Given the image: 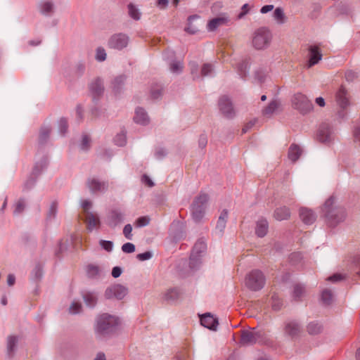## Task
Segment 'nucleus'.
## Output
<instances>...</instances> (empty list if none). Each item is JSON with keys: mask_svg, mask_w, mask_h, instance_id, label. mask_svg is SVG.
Wrapping results in <instances>:
<instances>
[{"mask_svg": "<svg viewBox=\"0 0 360 360\" xmlns=\"http://www.w3.org/2000/svg\"><path fill=\"white\" fill-rule=\"evenodd\" d=\"M271 39L270 30L266 27H260L252 34V45L257 50H264L269 46Z\"/></svg>", "mask_w": 360, "mask_h": 360, "instance_id": "f257e3e1", "label": "nucleus"}, {"mask_svg": "<svg viewBox=\"0 0 360 360\" xmlns=\"http://www.w3.org/2000/svg\"><path fill=\"white\" fill-rule=\"evenodd\" d=\"M208 200V195L202 193L193 200L191 210L193 218L195 221H200L204 217Z\"/></svg>", "mask_w": 360, "mask_h": 360, "instance_id": "f03ea898", "label": "nucleus"}, {"mask_svg": "<svg viewBox=\"0 0 360 360\" xmlns=\"http://www.w3.org/2000/svg\"><path fill=\"white\" fill-rule=\"evenodd\" d=\"M265 281V277L262 271L253 270L247 275L245 284L248 288L256 291L264 286Z\"/></svg>", "mask_w": 360, "mask_h": 360, "instance_id": "7ed1b4c3", "label": "nucleus"}, {"mask_svg": "<svg viewBox=\"0 0 360 360\" xmlns=\"http://www.w3.org/2000/svg\"><path fill=\"white\" fill-rule=\"evenodd\" d=\"M292 105L295 109L299 110L302 114L310 112L313 108L311 102L305 95L301 93L296 94L293 96Z\"/></svg>", "mask_w": 360, "mask_h": 360, "instance_id": "20e7f679", "label": "nucleus"}, {"mask_svg": "<svg viewBox=\"0 0 360 360\" xmlns=\"http://www.w3.org/2000/svg\"><path fill=\"white\" fill-rule=\"evenodd\" d=\"M118 324V319L108 314H103L97 319L96 330L104 333L108 332L114 326Z\"/></svg>", "mask_w": 360, "mask_h": 360, "instance_id": "39448f33", "label": "nucleus"}, {"mask_svg": "<svg viewBox=\"0 0 360 360\" xmlns=\"http://www.w3.org/2000/svg\"><path fill=\"white\" fill-rule=\"evenodd\" d=\"M127 293L128 290L126 287L120 284H116L106 289L105 296L108 299L116 298L117 300H122Z\"/></svg>", "mask_w": 360, "mask_h": 360, "instance_id": "423d86ee", "label": "nucleus"}, {"mask_svg": "<svg viewBox=\"0 0 360 360\" xmlns=\"http://www.w3.org/2000/svg\"><path fill=\"white\" fill-rule=\"evenodd\" d=\"M129 42V37L124 34L119 33L112 35L108 41L110 48L116 49H122L126 47Z\"/></svg>", "mask_w": 360, "mask_h": 360, "instance_id": "0eeeda50", "label": "nucleus"}, {"mask_svg": "<svg viewBox=\"0 0 360 360\" xmlns=\"http://www.w3.org/2000/svg\"><path fill=\"white\" fill-rule=\"evenodd\" d=\"M229 22V17L226 14L223 13L209 20L207 29L210 32H213L220 27L227 25Z\"/></svg>", "mask_w": 360, "mask_h": 360, "instance_id": "6e6552de", "label": "nucleus"}, {"mask_svg": "<svg viewBox=\"0 0 360 360\" xmlns=\"http://www.w3.org/2000/svg\"><path fill=\"white\" fill-rule=\"evenodd\" d=\"M261 333L252 330H243L240 337V343L243 345H252L259 341Z\"/></svg>", "mask_w": 360, "mask_h": 360, "instance_id": "1a4fd4ad", "label": "nucleus"}, {"mask_svg": "<svg viewBox=\"0 0 360 360\" xmlns=\"http://www.w3.org/2000/svg\"><path fill=\"white\" fill-rule=\"evenodd\" d=\"M219 107L221 113L227 117H232L234 115V110L231 102L226 96H222L219 101Z\"/></svg>", "mask_w": 360, "mask_h": 360, "instance_id": "9d476101", "label": "nucleus"}, {"mask_svg": "<svg viewBox=\"0 0 360 360\" xmlns=\"http://www.w3.org/2000/svg\"><path fill=\"white\" fill-rule=\"evenodd\" d=\"M336 103L342 109H346L349 105V98L347 90L341 86L335 95Z\"/></svg>", "mask_w": 360, "mask_h": 360, "instance_id": "9b49d317", "label": "nucleus"}, {"mask_svg": "<svg viewBox=\"0 0 360 360\" xmlns=\"http://www.w3.org/2000/svg\"><path fill=\"white\" fill-rule=\"evenodd\" d=\"M322 58V54L319 48L316 45H311L309 48L308 66L312 67L317 64Z\"/></svg>", "mask_w": 360, "mask_h": 360, "instance_id": "f8f14e48", "label": "nucleus"}, {"mask_svg": "<svg viewBox=\"0 0 360 360\" xmlns=\"http://www.w3.org/2000/svg\"><path fill=\"white\" fill-rule=\"evenodd\" d=\"M200 323L203 326L213 330H216L218 326L217 319L210 313L200 316Z\"/></svg>", "mask_w": 360, "mask_h": 360, "instance_id": "ddd939ff", "label": "nucleus"}, {"mask_svg": "<svg viewBox=\"0 0 360 360\" xmlns=\"http://www.w3.org/2000/svg\"><path fill=\"white\" fill-rule=\"evenodd\" d=\"M228 217V212L226 210H223L218 218L217 225L215 227V231L219 235L223 234L224 231V229L226 226Z\"/></svg>", "mask_w": 360, "mask_h": 360, "instance_id": "4468645a", "label": "nucleus"}, {"mask_svg": "<svg viewBox=\"0 0 360 360\" xmlns=\"http://www.w3.org/2000/svg\"><path fill=\"white\" fill-rule=\"evenodd\" d=\"M85 221L86 223L88 229L90 231L98 228L100 225V220L98 217L92 212H87V214H85Z\"/></svg>", "mask_w": 360, "mask_h": 360, "instance_id": "2eb2a0df", "label": "nucleus"}, {"mask_svg": "<svg viewBox=\"0 0 360 360\" xmlns=\"http://www.w3.org/2000/svg\"><path fill=\"white\" fill-rule=\"evenodd\" d=\"M332 136V131L330 127L327 124L322 125L318 132L317 137L321 142H328L330 140Z\"/></svg>", "mask_w": 360, "mask_h": 360, "instance_id": "dca6fc26", "label": "nucleus"}, {"mask_svg": "<svg viewBox=\"0 0 360 360\" xmlns=\"http://www.w3.org/2000/svg\"><path fill=\"white\" fill-rule=\"evenodd\" d=\"M300 215L302 221L306 224H311L316 219L313 211L307 208H301Z\"/></svg>", "mask_w": 360, "mask_h": 360, "instance_id": "f3484780", "label": "nucleus"}, {"mask_svg": "<svg viewBox=\"0 0 360 360\" xmlns=\"http://www.w3.org/2000/svg\"><path fill=\"white\" fill-rule=\"evenodd\" d=\"M290 217V209L286 206H282L275 210L274 217L278 221L287 220Z\"/></svg>", "mask_w": 360, "mask_h": 360, "instance_id": "a211bd4d", "label": "nucleus"}, {"mask_svg": "<svg viewBox=\"0 0 360 360\" xmlns=\"http://www.w3.org/2000/svg\"><path fill=\"white\" fill-rule=\"evenodd\" d=\"M136 123L146 125L149 122V118L145 110L141 108L136 109L135 115L134 117Z\"/></svg>", "mask_w": 360, "mask_h": 360, "instance_id": "6ab92c4d", "label": "nucleus"}, {"mask_svg": "<svg viewBox=\"0 0 360 360\" xmlns=\"http://www.w3.org/2000/svg\"><path fill=\"white\" fill-rule=\"evenodd\" d=\"M123 220V214L118 211H112L108 219V224L110 226L114 228Z\"/></svg>", "mask_w": 360, "mask_h": 360, "instance_id": "aec40b11", "label": "nucleus"}, {"mask_svg": "<svg viewBox=\"0 0 360 360\" xmlns=\"http://www.w3.org/2000/svg\"><path fill=\"white\" fill-rule=\"evenodd\" d=\"M285 332L288 335L295 337L300 333V327L297 323L295 321H290L285 325Z\"/></svg>", "mask_w": 360, "mask_h": 360, "instance_id": "412c9836", "label": "nucleus"}, {"mask_svg": "<svg viewBox=\"0 0 360 360\" xmlns=\"http://www.w3.org/2000/svg\"><path fill=\"white\" fill-rule=\"evenodd\" d=\"M88 186L92 192H96L105 190L108 185L105 182H100L96 179H92L88 181Z\"/></svg>", "mask_w": 360, "mask_h": 360, "instance_id": "4be33fe9", "label": "nucleus"}, {"mask_svg": "<svg viewBox=\"0 0 360 360\" xmlns=\"http://www.w3.org/2000/svg\"><path fill=\"white\" fill-rule=\"evenodd\" d=\"M268 228L267 221L262 219L257 222L255 233L259 237H264L268 231Z\"/></svg>", "mask_w": 360, "mask_h": 360, "instance_id": "5701e85b", "label": "nucleus"}, {"mask_svg": "<svg viewBox=\"0 0 360 360\" xmlns=\"http://www.w3.org/2000/svg\"><path fill=\"white\" fill-rule=\"evenodd\" d=\"M90 89L94 96L101 95L103 91V82L100 79L94 80L90 84Z\"/></svg>", "mask_w": 360, "mask_h": 360, "instance_id": "b1692460", "label": "nucleus"}, {"mask_svg": "<svg viewBox=\"0 0 360 360\" xmlns=\"http://www.w3.org/2000/svg\"><path fill=\"white\" fill-rule=\"evenodd\" d=\"M39 8L42 14L49 15L53 11V4L48 0L41 1Z\"/></svg>", "mask_w": 360, "mask_h": 360, "instance_id": "393cba45", "label": "nucleus"}, {"mask_svg": "<svg viewBox=\"0 0 360 360\" xmlns=\"http://www.w3.org/2000/svg\"><path fill=\"white\" fill-rule=\"evenodd\" d=\"M302 153V150L300 148L295 144H292L289 148L288 150V158L292 161L295 162L300 158Z\"/></svg>", "mask_w": 360, "mask_h": 360, "instance_id": "a878e982", "label": "nucleus"}, {"mask_svg": "<svg viewBox=\"0 0 360 360\" xmlns=\"http://www.w3.org/2000/svg\"><path fill=\"white\" fill-rule=\"evenodd\" d=\"M86 273L88 276L91 278H96L101 276L103 271L102 269L97 265L95 264H89L86 266Z\"/></svg>", "mask_w": 360, "mask_h": 360, "instance_id": "bb28decb", "label": "nucleus"}, {"mask_svg": "<svg viewBox=\"0 0 360 360\" xmlns=\"http://www.w3.org/2000/svg\"><path fill=\"white\" fill-rule=\"evenodd\" d=\"M279 106L280 103L278 101H273L263 110V113L265 115H271L279 108Z\"/></svg>", "mask_w": 360, "mask_h": 360, "instance_id": "cd10ccee", "label": "nucleus"}, {"mask_svg": "<svg viewBox=\"0 0 360 360\" xmlns=\"http://www.w3.org/2000/svg\"><path fill=\"white\" fill-rule=\"evenodd\" d=\"M128 12L131 18L135 20H138L141 18V13L139 10L132 4L128 6Z\"/></svg>", "mask_w": 360, "mask_h": 360, "instance_id": "c85d7f7f", "label": "nucleus"}, {"mask_svg": "<svg viewBox=\"0 0 360 360\" xmlns=\"http://www.w3.org/2000/svg\"><path fill=\"white\" fill-rule=\"evenodd\" d=\"M237 69L241 76H245L249 69V62L247 60H242L238 64Z\"/></svg>", "mask_w": 360, "mask_h": 360, "instance_id": "c756f323", "label": "nucleus"}, {"mask_svg": "<svg viewBox=\"0 0 360 360\" xmlns=\"http://www.w3.org/2000/svg\"><path fill=\"white\" fill-rule=\"evenodd\" d=\"M84 300L86 305L94 307L96 303L97 297L92 292H87L84 295Z\"/></svg>", "mask_w": 360, "mask_h": 360, "instance_id": "7c9ffc66", "label": "nucleus"}, {"mask_svg": "<svg viewBox=\"0 0 360 360\" xmlns=\"http://www.w3.org/2000/svg\"><path fill=\"white\" fill-rule=\"evenodd\" d=\"M309 333L316 335L321 332V326L317 323H310L307 326Z\"/></svg>", "mask_w": 360, "mask_h": 360, "instance_id": "2f4dec72", "label": "nucleus"}, {"mask_svg": "<svg viewBox=\"0 0 360 360\" xmlns=\"http://www.w3.org/2000/svg\"><path fill=\"white\" fill-rule=\"evenodd\" d=\"M321 300L326 304H329L333 300V294L328 290H324L321 294Z\"/></svg>", "mask_w": 360, "mask_h": 360, "instance_id": "473e14b6", "label": "nucleus"}, {"mask_svg": "<svg viewBox=\"0 0 360 360\" xmlns=\"http://www.w3.org/2000/svg\"><path fill=\"white\" fill-rule=\"evenodd\" d=\"M284 13L281 8H276L274 12V18L278 23L284 22Z\"/></svg>", "mask_w": 360, "mask_h": 360, "instance_id": "72a5a7b5", "label": "nucleus"}, {"mask_svg": "<svg viewBox=\"0 0 360 360\" xmlns=\"http://www.w3.org/2000/svg\"><path fill=\"white\" fill-rule=\"evenodd\" d=\"M51 132V129L49 127H43L41 129L39 133V141L43 143L49 137Z\"/></svg>", "mask_w": 360, "mask_h": 360, "instance_id": "f704fd0d", "label": "nucleus"}, {"mask_svg": "<svg viewBox=\"0 0 360 360\" xmlns=\"http://www.w3.org/2000/svg\"><path fill=\"white\" fill-rule=\"evenodd\" d=\"M82 305L78 302H73L69 307V312L72 314L80 312Z\"/></svg>", "mask_w": 360, "mask_h": 360, "instance_id": "c9c22d12", "label": "nucleus"}, {"mask_svg": "<svg viewBox=\"0 0 360 360\" xmlns=\"http://www.w3.org/2000/svg\"><path fill=\"white\" fill-rule=\"evenodd\" d=\"M304 292V288L301 285H295L293 290V296L295 298H300Z\"/></svg>", "mask_w": 360, "mask_h": 360, "instance_id": "e433bc0d", "label": "nucleus"}, {"mask_svg": "<svg viewBox=\"0 0 360 360\" xmlns=\"http://www.w3.org/2000/svg\"><path fill=\"white\" fill-rule=\"evenodd\" d=\"M18 339L15 336H9L8 338V350L9 352H12L14 350L15 344L17 343Z\"/></svg>", "mask_w": 360, "mask_h": 360, "instance_id": "4c0bfd02", "label": "nucleus"}, {"mask_svg": "<svg viewBox=\"0 0 360 360\" xmlns=\"http://www.w3.org/2000/svg\"><path fill=\"white\" fill-rule=\"evenodd\" d=\"M183 69V65L181 62H173L170 64V70L173 73H179Z\"/></svg>", "mask_w": 360, "mask_h": 360, "instance_id": "58836bf2", "label": "nucleus"}, {"mask_svg": "<svg viewBox=\"0 0 360 360\" xmlns=\"http://www.w3.org/2000/svg\"><path fill=\"white\" fill-rule=\"evenodd\" d=\"M58 127L61 134H64L68 129V122L65 118H60L58 121Z\"/></svg>", "mask_w": 360, "mask_h": 360, "instance_id": "ea45409f", "label": "nucleus"}, {"mask_svg": "<svg viewBox=\"0 0 360 360\" xmlns=\"http://www.w3.org/2000/svg\"><path fill=\"white\" fill-rule=\"evenodd\" d=\"M213 70L212 66L211 64L205 63L202 67L201 75L202 76L210 75Z\"/></svg>", "mask_w": 360, "mask_h": 360, "instance_id": "a19ab883", "label": "nucleus"}, {"mask_svg": "<svg viewBox=\"0 0 360 360\" xmlns=\"http://www.w3.org/2000/svg\"><path fill=\"white\" fill-rule=\"evenodd\" d=\"M96 60L99 61H103L106 58V53L104 49L103 48H98L96 50Z\"/></svg>", "mask_w": 360, "mask_h": 360, "instance_id": "79ce46f5", "label": "nucleus"}, {"mask_svg": "<svg viewBox=\"0 0 360 360\" xmlns=\"http://www.w3.org/2000/svg\"><path fill=\"white\" fill-rule=\"evenodd\" d=\"M122 250L126 253H131L135 251V245L131 243H126L122 246Z\"/></svg>", "mask_w": 360, "mask_h": 360, "instance_id": "37998d69", "label": "nucleus"}, {"mask_svg": "<svg viewBox=\"0 0 360 360\" xmlns=\"http://www.w3.org/2000/svg\"><path fill=\"white\" fill-rule=\"evenodd\" d=\"M100 245L104 250H105L108 252L112 251L113 248L112 242L109 240H100Z\"/></svg>", "mask_w": 360, "mask_h": 360, "instance_id": "c03bdc74", "label": "nucleus"}, {"mask_svg": "<svg viewBox=\"0 0 360 360\" xmlns=\"http://www.w3.org/2000/svg\"><path fill=\"white\" fill-rule=\"evenodd\" d=\"M24 208H25L24 201L22 200H19L15 204L14 214H20V212H22Z\"/></svg>", "mask_w": 360, "mask_h": 360, "instance_id": "a18cd8bd", "label": "nucleus"}, {"mask_svg": "<svg viewBox=\"0 0 360 360\" xmlns=\"http://www.w3.org/2000/svg\"><path fill=\"white\" fill-rule=\"evenodd\" d=\"M90 147V139L87 135L82 138L81 148L82 150H87Z\"/></svg>", "mask_w": 360, "mask_h": 360, "instance_id": "49530a36", "label": "nucleus"}, {"mask_svg": "<svg viewBox=\"0 0 360 360\" xmlns=\"http://www.w3.org/2000/svg\"><path fill=\"white\" fill-rule=\"evenodd\" d=\"M131 231H132V227L130 224H127L124 227L123 229V234L127 239H131Z\"/></svg>", "mask_w": 360, "mask_h": 360, "instance_id": "de8ad7c7", "label": "nucleus"}, {"mask_svg": "<svg viewBox=\"0 0 360 360\" xmlns=\"http://www.w3.org/2000/svg\"><path fill=\"white\" fill-rule=\"evenodd\" d=\"M115 141L118 146H124L126 143V136L124 134H118L115 139Z\"/></svg>", "mask_w": 360, "mask_h": 360, "instance_id": "09e8293b", "label": "nucleus"}, {"mask_svg": "<svg viewBox=\"0 0 360 360\" xmlns=\"http://www.w3.org/2000/svg\"><path fill=\"white\" fill-rule=\"evenodd\" d=\"M148 223L149 219L146 217H139L136 221V226L139 227L146 226Z\"/></svg>", "mask_w": 360, "mask_h": 360, "instance_id": "8fccbe9b", "label": "nucleus"}, {"mask_svg": "<svg viewBox=\"0 0 360 360\" xmlns=\"http://www.w3.org/2000/svg\"><path fill=\"white\" fill-rule=\"evenodd\" d=\"M137 258L140 261H145L150 259L152 257V253L150 252H145L143 253H141L137 255Z\"/></svg>", "mask_w": 360, "mask_h": 360, "instance_id": "3c124183", "label": "nucleus"}, {"mask_svg": "<svg viewBox=\"0 0 360 360\" xmlns=\"http://www.w3.org/2000/svg\"><path fill=\"white\" fill-rule=\"evenodd\" d=\"M82 209H83V211L84 212L85 214H87V212H89V210L91 207V202L88 201V200H84L83 202H82Z\"/></svg>", "mask_w": 360, "mask_h": 360, "instance_id": "603ef678", "label": "nucleus"}, {"mask_svg": "<svg viewBox=\"0 0 360 360\" xmlns=\"http://www.w3.org/2000/svg\"><path fill=\"white\" fill-rule=\"evenodd\" d=\"M344 278V276L342 274H335L332 276H330L328 278V281H333V282H337L342 280Z\"/></svg>", "mask_w": 360, "mask_h": 360, "instance_id": "864d4df0", "label": "nucleus"}, {"mask_svg": "<svg viewBox=\"0 0 360 360\" xmlns=\"http://www.w3.org/2000/svg\"><path fill=\"white\" fill-rule=\"evenodd\" d=\"M255 122L256 120H254L247 123L242 129V133L245 134L250 128H252L255 125Z\"/></svg>", "mask_w": 360, "mask_h": 360, "instance_id": "5fc2aeb1", "label": "nucleus"}, {"mask_svg": "<svg viewBox=\"0 0 360 360\" xmlns=\"http://www.w3.org/2000/svg\"><path fill=\"white\" fill-rule=\"evenodd\" d=\"M142 181L148 186L152 187L153 186V182L147 175H143L142 177Z\"/></svg>", "mask_w": 360, "mask_h": 360, "instance_id": "6e6d98bb", "label": "nucleus"}, {"mask_svg": "<svg viewBox=\"0 0 360 360\" xmlns=\"http://www.w3.org/2000/svg\"><path fill=\"white\" fill-rule=\"evenodd\" d=\"M354 141L360 146V127L356 128L354 132Z\"/></svg>", "mask_w": 360, "mask_h": 360, "instance_id": "4d7b16f0", "label": "nucleus"}, {"mask_svg": "<svg viewBox=\"0 0 360 360\" xmlns=\"http://www.w3.org/2000/svg\"><path fill=\"white\" fill-rule=\"evenodd\" d=\"M121 274H122V269H121V268H120L118 266L114 267L112 270V276L114 278L119 277L121 275Z\"/></svg>", "mask_w": 360, "mask_h": 360, "instance_id": "13d9d810", "label": "nucleus"}, {"mask_svg": "<svg viewBox=\"0 0 360 360\" xmlns=\"http://www.w3.org/2000/svg\"><path fill=\"white\" fill-rule=\"evenodd\" d=\"M274 8V6L273 5H266V6H264L262 8H261V13H266L271 11H272Z\"/></svg>", "mask_w": 360, "mask_h": 360, "instance_id": "bf43d9fd", "label": "nucleus"}, {"mask_svg": "<svg viewBox=\"0 0 360 360\" xmlns=\"http://www.w3.org/2000/svg\"><path fill=\"white\" fill-rule=\"evenodd\" d=\"M199 263V259L198 258H195L193 255H192V256L191 257V259H190V266L192 269L195 268V264Z\"/></svg>", "mask_w": 360, "mask_h": 360, "instance_id": "052dcab7", "label": "nucleus"}, {"mask_svg": "<svg viewBox=\"0 0 360 360\" xmlns=\"http://www.w3.org/2000/svg\"><path fill=\"white\" fill-rule=\"evenodd\" d=\"M248 10H249L248 4H244L242 7V11L239 14L238 17L242 18L243 15H245L248 12Z\"/></svg>", "mask_w": 360, "mask_h": 360, "instance_id": "680f3d73", "label": "nucleus"}, {"mask_svg": "<svg viewBox=\"0 0 360 360\" xmlns=\"http://www.w3.org/2000/svg\"><path fill=\"white\" fill-rule=\"evenodd\" d=\"M168 4V0H157V5L161 8H165Z\"/></svg>", "mask_w": 360, "mask_h": 360, "instance_id": "e2e57ef3", "label": "nucleus"}, {"mask_svg": "<svg viewBox=\"0 0 360 360\" xmlns=\"http://www.w3.org/2000/svg\"><path fill=\"white\" fill-rule=\"evenodd\" d=\"M15 278L13 274H9L7 278L8 285L11 286L15 283Z\"/></svg>", "mask_w": 360, "mask_h": 360, "instance_id": "0e129e2a", "label": "nucleus"}, {"mask_svg": "<svg viewBox=\"0 0 360 360\" xmlns=\"http://www.w3.org/2000/svg\"><path fill=\"white\" fill-rule=\"evenodd\" d=\"M200 249V250H204L205 248V245L204 243L202 242H199V243H197L195 246H194V250L193 251H195L197 250L198 249Z\"/></svg>", "mask_w": 360, "mask_h": 360, "instance_id": "69168bd1", "label": "nucleus"}, {"mask_svg": "<svg viewBox=\"0 0 360 360\" xmlns=\"http://www.w3.org/2000/svg\"><path fill=\"white\" fill-rule=\"evenodd\" d=\"M316 103L320 107L325 106V101L322 97H319L316 98Z\"/></svg>", "mask_w": 360, "mask_h": 360, "instance_id": "338daca9", "label": "nucleus"}, {"mask_svg": "<svg viewBox=\"0 0 360 360\" xmlns=\"http://www.w3.org/2000/svg\"><path fill=\"white\" fill-rule=\"evenodd\" d=\"M199 142H200V145L202 147H205V145L207 144V139H206V137L205 136H201L200 138Z\"/></svg>", "mask_w": 360, "mask_h": 360, "instance_id": "774afa93", "label": "nucleus"}]
</instances>
